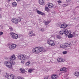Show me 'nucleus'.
<instances>
[{
	"label": "nucleus",
	"mask_w": 79,
	"mask_h": 79,
	"mask_svg": "<svg viewBox=\"0 0 79 79\" xmlns=\"http://www.w3.org/2000/svg\"><path fill=\"white\" fill-rule=\"evenodd\" d=\"M68 70V69L66 67L61 68L60 69V71H67Z\"/></svg>",
	"instance_id": "13"
},
{
	"label": "nucleus",
	"mask_w": 79,
	"mask_h": 79,
	"mask_svg": "<svg viewBox=\"0 0 79 79\" xmlns=\"http://www.w3.org/2000/svg\"><path fill=\"white\" fill-rule=\"evenodd\" d=\"M17 79H24L23 77H18L17 78Z\"/></svg>",
	"instance_id": "31"
},
{
	"label": "nucleus",
	"mask_w": 79,
	"mask_h": 79,
	"mask_svg": "<svg viewBox=\"0 0 79 79\" xmlns=\"http://www.w3.org/2000/svg\"><path fill=\"white\" fill-rule=\"evenodd\" d=\"M1 70L0 69V73L1 72Z\"/></svg>",
	"instance_id": "45"
},
{
	"label": "nucleus",
	"mask_w": 79,
	"mask_h": 79,
	"mask_svg": "<svg viewBox=\"0 0 79 79\" xmlns=\"http://www.w3.org/2000/svg\"><path fill=\"white\" fill-rule=\"evenodd\" d=\"M30 64H31V62L30 61L27 62L25 63V66H28Z\"/></svg>",
	"instance_id": "23"
},
{
	"label": "nucleus",
	"mask_w": 79,
	"mask_h": 79,
	"mask_svg": "<svg viewBox=\"0 0 79 79\" xmlns=\"http://www.w3.org/2000/svg\"><path fill=\"white\" fill-rule=\"evenodd\" d=\"M0 10H1V8H0Z\"/></svg>",
	"instance_id": "46"
},
{
	"label": "nucleus",
	"mask_w": 79,
	"mask_h": 79,
	"mask_svg": "<svg viewBox=\"0 0 79 79\" xmlns=\"http://www.w3.org/2000/svg\"><path fill=\"white\" fill-rule=\"evenodd\" d=\"M10 35H11L12 37L14 39H18V35L17 34L13 33H10Z\"/></svg>",
	"instance_id": "7"
},
{
	"label": "nucleus",
	"mask_w": 79,
	"mask_h": 79,
	"mask_svg": "<svg viewBox=\"0 0 79 79\" xmlns=\"http://www.w3.org/2000/svg\"><path fill=\"white\" fill-rule=\"evenodd\" d=\"M45 24L46 25H48V24H49V23H50V22L49 21H45Z\"/></svg>",
	"instance_id": "33"
},
{
	"label": "nucleus",
	"mask_w": 79,
	"mask_h": 79,
	"mask_svg": "<svg viewBox=\"0 0 79 79\" xmlns=\"http://www.w3.org/2000/svg\"><path fill=\"white\" fill-rule=\"evenodd\" d=\"M66 61L65 59H63L61 58H58L57 59V61L58 62H64Z\"/></svg>",
	"instance_id": "10"
},
{
	"label": "nucleus",
	"mask_w": 79,
	"mask_h": 79,
	"mask_svg": "<svg viewBox=\"0 0 79 79\" xmlns=\"http://www.w3.org/2000/svg\"><path fill=\"white\" fill-rule=\"evenodd\" d=\"M51 77L53 79H56L58 78V75L55 74H54L52 76H51Z\"/></svg>",
	"instance_id": "11"
},
{
	"label": "nucleus",
	"mask_w": 79,
	"mask_h": 79,
	"mask_svg": "<svg viewBox=\"0 0 79 79\" xmlns=\"http://www.w3.org/2000/svg\"><path fill=\"white\" fill-rule=\"evenodd\" d=\"M68 5L67 4H64V7H65V6H67Z\"/></svg>",
	"instance_id": "39"
},
{
	"label": "nucleus",
	"mask_w": 79,
	"mask_h": 79,
	"mask_svg": "<svg viewBox=\"0 0 79 79\" xmlns=\"http://www.w3.org/2000/svg\"><path fill=\"white\" fill-rule=\"evenodd\" d=\"M9 0V1H10V0Z\"/></svg>",
	"instance_id": "48"
},
{
	"label": "nucleus",
	"mask_w": 79,
	"mask_h": 79,
	"mask_svg": "<svg viewBox=\"0 0 79 79\" xmlns=\"http://www.w3.org/2000/svg\"><path fill=\"white\" fill-rule=\"evenodd\" d=\"M57 2L58 3H62V2L60 0L58 1Z\"/></svg>",
	"instance_id": "38"
},
{
	"label": "nucleus",
	"mask_w": 79,
	"mask_h": 79,
	"mask_svg": "<svg viewBox=\"0 0 79 79\" xmlns=\"http://www.w3.org/2000/svg\"><path fill=\"white\" fill-rule=\"evenodd\" d=\"M60 35H63V34H65V32H64V30H62L60 32Z\"/></svg>",
	"instance_id": "19"
},
{
	"label": "nucleus",
	"mask_w": 79,
	"mask_h": 79,
	"mask_svg": "<svg viewBox=\"0 0 79 79\" xmlns=\"http://www.w3.org/2000/svg\"><path fill=\"white\" fill-rule=\"evenodd\" d=\"M4 64L8 69H11L12 68V65L15 64V62L13 60H10L9 62L6 61L4 63Z\"/></svg>",
	"instance_id": "3"
},
{
	"label": "nucleus",
	"mask_w": 79,
	"mask_h": 79,
	"mask_svg": "<svg viewBox=\"0 0 79 79\" xmlns=\"http://www.w3.org/2000/svg\"><path fill=\"white\" fill-rule=\"evenodd\" d=\"M3 32L2 31L0 32V35H3Z\"/></svg>",
	"instance_id": "37"
},
{
	"label": "nucleus",
	"mask_w": 79,
	"mask_h": 79,
	"mask_svg": "<svg viewBox=\"0 0 79 79\" xmlns=\"http://www.w3.org/2000/svg\"><path fill=\"white\" fill-rule=\"evenodd\" d=\"M74 75L75 76L77 77H78L79 76V73L77 72H76L75 73Z\"/></svg>",
	"instance_id": "20"
},
{
	"label": "nucleus",
	"mask_w": 79,
	"mask_h": 79,
	"mask_svg": "<svg viewBox=\"0 0 79 79\" xmlns=\"http://www.w3.org/2000/svg\"><path fill=\"white\" fill-rule=\"evenodd\" d=\"M21 21V18H12L11 21L12 23L14 24H18V22H20Z\"/></svg>",
	"instance_id": "4"
},
{
	"label": "nucleus",
	"mask_w": 79,
	"mask_h": 79,
	"mask_svg": "<svg viewBox=\"0 0 79 79\" xmlns=\"http://www.w3.org/2000/svg\"><path fill=\"white\" fill-rule=\"evenodd\" d=\"M19 59L21 60V63L22 64H24L25 60H27L29 59V57L26 56V55L23 54H21L18 56Z\"/></svg>",
	"instance_id": "2"
},
{
	"label": "nucleus",
	"mask_w": 79,
	"mask_h": 79,
	"mask_svg": "<svg viewBox=\"0 0 79 79\" xmlns=\"http://www.w3.org/2000/svg\"><path fill=\"white\" fill-rule=\"evenodd\" d=\"M64 32H65V34L66 35L68 34H71V31H69L68 30H65V31L64 30Z\"/></svg>",
	"instance_id": "17"
},
{
	"label": "nucleus",
	"mask_w": 79,
	"mask_h": 79,
	"mask_svg": "<svg viewBox=\"0 0 79 79\" xmlns=\"http://www.w3.org/2000/svg\"><path fill=\"white\" fill-rule=\"evenodd\" d=\"M33 33V32L31 31H30L29 32V33H28V35H32V34Z\"/></svg>",
	"instance_id": "29"
},
{
	"label": "nucleus",
	"mask_w": 79,
	"mask_h": 79,
	"mask_svg": "<svg viewBox=\"0 0 79 79\" xmlns=\"http://www.w3.org/2000/svg\"><path fill=\"white\" fill-rule=\"evenodd\" d=\"M16 47V45L15 44H13L9 46V48L10 50H13Z\"/></svg>",
	"instance_id": "9"
},
{
	"label": "nucleus",
	"mask_w": 79,
	"mask_h": 79,
	"mask_svg": "<svg viewBox=\"0 0 79 79\" xmlns=\"http://www.w3.org/2000/svg\"><path fill=\"white\" fill-rule=\"evenodd\" d=\"M34 70L33 69H30L28 70V72H29V73H32V71H34Z\"/></svg>",
	"instance_id": "25"
},
{
	"label": "nucleus",
	"mask_w": 79,
	"mask_h": 79,
	"mask_svg": "<svg viewBox=\"0 0 79 79\" xmlns=\"http://www.w3.org/2000/svg\"><path fill=\"white\" fill-rule=\"evenodd\" d=\"M48 6L50 8H53V4L52 3H49L48 5Z\"/></svg>",
	"instance_id": "15"
},
{
	"label": "nucleus",
	"mask_w": 79,
	"mask_h": 79,
	"mask_svg": "<svg viewBox=\"0 0 79 79\" xmlns=\"http://www.w3.org/2000/svg\"><path fill=\"white\" fill-rule=\"evenodd\" d=\"M35 36V34H33L31 35H30V37H32V36Z\"/></svg>",
	"instance_id": "36"
},
{
	"label": "nucleus",
	"mask_w": 79,
	"mask_h": 79,
	"mask_svg": "<svg viewBox=\"0 0 79 79\" xmlns=\"http://www.w3.org/2000/svg\"><path fill=\"white\" fill-rule=\"evenodd\" d=\"M47 43L51 46H54L55 45V42L53 40H47Z\"/></svg>",
	"instance_id": "6"
},
{
	"label": "nucleus",
	"mask_w": 79,
	"mask_h": 79,
	"mask_svg": "<svg viewBox=\"0 0 79 79\" xmlns=\"http://www.w3.org/2000/svg\"><path fill=\"white\" fill-rule=\"evenodd\" d=\"M59 27L65 29V28H66V27H67L68 25L64 23L63 24L59 25Z\"/></svg>",
	"instance_id": "8"
},
{
	"label": "nucleus",
	"mask_w": 79,
	"mask_h": 79,
	"mask_svg": "<svg viewBox=\"0 0 79 79\" xmlns=\"http://www.w3.org/2000/svg\"><path fill=\"white\" fill-rule=\"evenodd\" d=\"M0 63H1V62H0Z\"/></svg>",
	"instance_id": "47"
},
{
	"label": "nucleus",
	"mask_w": 79,
	"mask_h": 79,
	"mask_svg": "<svg viewBox=\"0 0 79 79\" xmlns=\"http://www.w3.org/2000/svg\"><path fill=\"white\" fill-rule=\"evenodd\" d=\"M43 50H44V48L40 47H38L33 49L32 52L33 53L39 54L40 52H43Z\"/></svg>",
	"instance_id": "1"
},
{
	"label": "nucleus",
	"mask_w": 79,
	"mask_h": 79,
	"mask_svg": "<svg viewBox=\"0 0 79 79\" xmlns=\"http://www.w3.org/2000/svg\"><path fill=\"white\" fill-rule=\"evenodd\" d=\"M12 6H13L15 7L16 6H17V4H16V2H13L12 4Z\"/></svg>",
	"instance_id": "21"
},
{
	"label": "nucleus",
	"mask_w": 79,
	"mask_h": 79,
	"mask_svg": "<svg viewBox=\"0 0 79 79\" xmlns=\"http://www.w3.org/2000/svg\"><path fill=\"white\" fill-rule=\"evenodd\" d=\"M17 1H18V2L19 1H20V0H16Z\"/></svg>",
	"instance_id": "43"
},
{
	"label": "nucleus",
	"mask_w": 79,
	"mask_h": 79,
	"mask_svg": "<svg viewBox=\"0 0 79 79\" xmlns=\"http://www.w3.org/2000/svg\"><path fill=\"white\" fill-rule=\"evenodd\" d=\"M73 35H76V32H73Z\"/></svg>",
	"instance_id": "40"
},
{
	"label": "nucleus",
	"mask_w": 79,
	"mask_h": 79,
	"mask_svg": "<svg viewBox=\"0 0 79 79\" xmlns=\"http://www.w3.org/2000/svg\"><path fill=\"white\" fill-rule=\"evenodd\" d=\"M49 77H48V76H45L44 78V79H48V78Z\"/></svg>",
	"instance_id": "35"
},
{
	"label": "nucleus",
	"mask_w": 79,
	"mask_h": 79,
	"mask_svg": "<svg viewBox=\"0 0 79 79\" xmlns=\"http://www.w3.org/2000/svg\"><path fill=\"white\" fill-rule=\"evenodd\" d=\"M73 35L70 34L68 35V37L69 39H71V38H73Z\"/></svg>",
	"instance_id": "22"
},
{
	"label": "nucleus",
	"mask_w": 79,
	"mask_h": 79,
	"mask_svg": "<svg viewBox=\"0 0 79 79\" xmlns=\"http://www.w3.org/2000/svg\"><path fill=\"white\" fill-rule=\"evenodd\" d=\"M60 48H65L66 46H65V45L64 46L63 45L61 44L60 45Z\"/></svg>",
	"instance_id": "27"
},
{
	"label": "nucleus",
	"mask_w": 79,
	"mask_h": 79,
	"mask_svg": "<svg viewBox=\"0 0 79 79\" xmlns=\"http://www.w3.org/2000/svg\"><path fill=\"white\" fill-rule=\"evenodd\" d=\"M39 3L40 5H45V3L44 2V1H43V0H39Z\"/></svg>",
	"instance_id": "14"
},
{
	"label": "nucleus",
	"mask_w": 79,
	"mask_h": 79,
	"mask_svg": "<svg viewBox=\"0 0 79 79\" xmlns=\"http://www.w3.org/2000/svg\"><path fill=\"white\" fill-rule=\"evenodd\" d=\"M67 2H69V0H66Z\"/></svg>",
	"instance_id": "41"
},
{
	"label": "nucleus",
	"mask_w": 79,
	"mask_h": 79,
	"mask_svg": "<svg viewBox=\"0 0 79 79\" xmlns=\"http://www.w3.org/2000/svg\"><path fill=\"white\" fill-rule=\"evenodd\" d=\"M5 77H7L8 79H13L15 76L13 74H10L8 73H6Z\"/></svg>",
	"instance_id": "5"
},
{
	"label": "nucleus",
	"mask_w": 79,
	"mask_h": 79,
	"mask_svg": "<svg viewBox=\"0 0 79 79\" xmlns=\"http://www.w3.org/2000/svg\"><path fill=\"white\" fill-rule=\"evenodd\" d=\"M2 18V16L0 15V18Z\"/></svg>",
	"instance_id": "42"
},
{
	"label": "nucleus",
	"mask_w": 79,
	"mask_h": 79,
	"mask_svg": "<svg viewBox=\"0 0 79 79\" xmlns=\"http://www.w3.org/2000/svg\"><path fill=\"white\" fill-rule=\"evenodd\" d=\"M45 31V30H44V28H41L40 29V31L41 32H44Z\"/></svg>",
	"instance_id": "34"
},
{
	"label": "nucleus",
	"mask_w": 79,
	"mask_h": 79,
	"mask_svg": "<svg viewBox=\"0 0 79 79\" xmlns=\"http://www.w3.org/2000/svg\"><path fill=\"white\" fill-rule=\"evenodd\" d=\"M45 11H49V8L48 7H45Z\"/></svg>",
	"instance_id": "28"
},
{
	"label": "nucleus",
	"mask_w": 79,
	"mask_h": 79,
	"mask_svg": "<svg viewBox=\"0 0 79 79\" xmlns=\"http://www.w3.org/2000/svg\"><path fill=\"white\" fill-rule=\"evenodd\" d=\"M65 46L66 47H65V48H66L67 47H71V44L69 43H65Z\"/></svg>",
	"instance_id": "16"
},
{
	"label": "nucleus",
	"mask_w": 79,
	"mask_h": 79,
	"mask_svg": "<svg viewBox=\"0 0 79 79\" xmlns=\"http://www.w3.org/2000/svg\"><path fill=\"white\" fill-rule=\"evenodd\" d=\"M62 53L63 54L65 55V54H66L68 53V52L67 51H65L63 52Z\"/></svg>",
	"instance_id": "32"
},
{
	"label": "nucleus",
	"mask_w": 79,
	"mask_h": 79,
	"mask_svg": "<svg viewBox=\"0 0 79 79\" xmlns=\"http://www.w3.org/2000/svg\"><path fill=\"white\" fill-rule=\"evenodd\" d=\"M37 12L38 14H39V15H44V13L39 10H37Z\"/></svg>",
	"instance_id": "18"
},
{
	"label": "nucleus",
	"mask_w": 79,
	"mask_h": 79,
	"mask_svg": "<svg viewBox=\"0 0 79 79\" xmlns=\"http://www.w3.org/2000/svg\"><path fill=\"white\" fill-rule=\"evenodd\" d=\"M16 56H15V55H12L10 57V60H15V59H16Z\"/></svg>",
	"instance_id": "12"
},
{
	"label": "nucleus",
	"mask_w": 79,
	"mask_h": 79,
	"mask_svg": "<svg viewBox=\"0 0 79 79\" xmlns=\"http://www.w3.org/2000/svg\"><path fill=\"white\" fill-rule=\"evenodd\" d=\"M76 8H79V6H78L77 7H76Z\"/></svg>",
	"instance_id": "44"
},
{
	"label": "nucleus",
	"mask_w": 79,
	"mask_h": 79,
	"mask_svg": "<svg viewBox=\"0 0 79 79\" xmlns=\"http://www.w3.org/2000/svg\"><path fill=\"white\" fill-rule=\"evenodd\" d=\"M56 38L58 39H61V36L60 35H57L56 36Z\"/></svg>",
	"instance_id": "26"
},
{
	"label": "nucleus",
	"mask_w": 79,
	"mask_h": 79,
	"mask_svg": "<svg viewBox=\"0 0 79 79\" xmlns=\"http://www.w3.org/2000/svg\"><path fill=\"white\" fill-rule=\"evenodd\" d=\"M20 71L22 73H24V71H25V70L23 69H20Z\"/></svg>",
	"instance_id": "24"
},
{
	"label": "nucleus",
	"mask_w": 79,
	"mask_h": 79,
	"mask_svg": "<svg viewBox=\"0 0 79 79\" xmlns=\"http://www.w3.org/2000/svg\"><path fill=\"white\" fill-rule=\"evenodd\" d=\"M9 30L10 31H13V28L11 27H9Z\"/></svg>",
	"instance_id": "30"
}]
</instances>
